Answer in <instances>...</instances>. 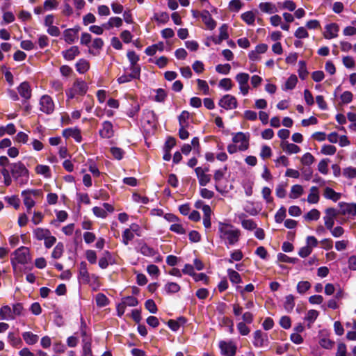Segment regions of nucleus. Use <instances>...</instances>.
Masks as SVG:
<instances>
[{"instance_id":"a211bd4d","label":"nucleus","mask_w":356,"mask_h":356,"mask_svg":"<svg viewBox=\"0 0 356 356\" xmlns=\"http://www.w3.org/2000/svg\"><path fill=\"white\" fill-rule=\"evenodd\" d=\"M80 54V51L77 46H72L67 50L62 51L63 58L67 60H72Z\"/></svg>"},{"instance_id":"ea45409f","label":"nucleus","mask_w":356,"mask_h":356,"mask_svg":"<svg viewBox=\"0 0 356 356\" xmlns=\"http://www.w3.org/2000/svg\"><path fill=\"white\" fill-rule=\"evenodd\" d=\"M190 117V113L186 111H183L178 117L179 126L188 127L189 123L188 122Z\"/></svg>"},{"instance_id":"e2e57ef3","label":"nucleus","mask_w":356,"mask_h":356,"mask_svg":"<svg viewBox=\"0 0 356 356\" xmlns=\"http://www.w3.org/2000/svg\"><path fill=\"white\" fill-rule=\"evenodd\" d=\"M337 151L335 146L332 145H324L321 152L324 155H334Z\"/></svg>"},{"instance_id":"338daca9","label":"nucleus","mask_w":356,"mask_h":356,"mask_svg":"<svg viewBox=\"0 0 356 356\" xmlns=\"http://www.w3.org/2000/svg\"><path fill=\"white\" fill-rule=\"evenodd\" d=\"M314 161V156L309 153V152H307L305 153L302 156V159H301V162L303 165H308L309 166L310 165H312Z\"/></svg>"},{"instance_id":"de8ad7c7","label":"nucleus","mask_w":356,"mask_h":356,"mask_svg":"<svg viewBox=\"0 0 356 356\" xmlns=\"http://www.w3.org/2000/svg\"><path fill=\"white\" fill-rule=\"evenodd\" d=\"M244 211L251 216H257L259 211L254 207L253 202L248 201L243 207Z\"/></svg>"},{"instance_id":"2eb2a0df","label":"nucleus","mask_w":356,"mask_h":356,"mask_svg":"<svg viewBox=\"0 0 356 356\" xmlns=\"http://www.w3.org/2000/svg\"><path fill=\"white\" fill-rule=\"evenodd\" d=\"M200 17L202 22L209 30H213L216 28V22L212 18L211 15L208 10H204L200 13Z\"/></svg>"},{"instance_id":"f3484780","label":"nucleus","mask_w":356,"mask_h":356,"mask_svg":"<svg viewBox=\"0 0 356 356\" xmlns=\"http://www.w3.org/2000/svg\"><path fill=\"white\" fill-rule=\"evenodd\" d=\"M339 26L335 23H331L325 26L324 37L326 39H332L337 36Z\"/></svg>"},{"instance_id":"1a4fd4ad","label":"nucleus","mask_w":356,"mask_h":356,"mask_svg":"<svg viewBox=\"0 0 356 356\" xmlns=\"http://www.w3.org/2000/svg\"><path fill=\"white\" fill-rule=\"evenodd\" d=\"M17 91L19 95L24 99L22 104H26L27 101L31 97V89L29 82L24 81L17 87Z\"/></svg>"},{"instance_id":"5fc2aeb1","label":"nucleus","mask_w":356,"mask_h":356,"mask_svg":"<svg viewBox=\"0 0 356 356\" xmlns=\"http://www.w3.org/2000/svg\"><path fill=\"white\" fill-rule=\"evenodd\" d=\"M216 70L218 73L222 74H228L231 70V65L229 63L219 64L216 66Z\"/></svg>"},{"instance_id":"58836bf2","label":"nucleus","mask_w":356,"mask_h":356,"mask_svg":"<svg viewBox=\"0 0 356 356\" xmlns=\"http://www.w3.org/2000/svg\"><path fill=\"white\" fill-rule=\"evenodd\" d=\"M320 212L316 209H312L305 215V219L308 221L317 220L320 218Z\"/></svg>"},{"instance_id":"13d9d810","label":"nucleus","mask_w":356,"mask_h":356,"mask_svg":"<svg viewBox=\"0 0 356 356\" xmlns=\"http://www.w3.org/2000/svg\"><path fill=\"white\" fill-rule=\"evenodd\" d=\"M145 309L151 314H156L158 311L157 306L152 299H148L145 302Z\"/></svg>"},{"instance_id":"052dcab7","label":"nucleus","mask_w":356,"mask_h":356,"mask_svg":"<svg viewBox=\"0 0 356 356\" xmlns=\"http://www.w3.org/2000/svg\"><path fill=\"white\" fill-rule=\"evenodd\" d=\"M228 168L227 165H225L222 168L216 170L213 175V179L216 182L220 181L225 176Z\"/></svg>"},{"instance_id":"09e8293b","label":"nucleus","mask_w":356,"mask_h":356,"mask_svg":"<svg viewBox=\"0 0 356 356\" xmlns=\"http://www.w3.org/2000/svg\"><path fill=\"white\" fill-rule=\"evenodd\" d=\"M330 162L329 159H323L318 165V170L323 174L327 175L328 172V163Z\"/></svg>"},{"instance_id":"49530a36","label":"nucleus","mask_w":356,"mask_h":356,"mask_svg":"<svg viewBox=\"0 0 356 356\" xmlns=\"http://www.w3.org/2000/svg\"><path fill=\"white\" fill-rule=\"evenodd\" d=\"M298 82V78L295 74L291 75L286 80L285 83V89L286 90H293Z\"/></svg>"},{"instance_id":"4c0bfd02","label":"nucleus","mask_w":356,"mask_h":356,"mask_svg":"<svg viewBox=\"0 0 356 356\" xmlns=\"http://www.w3.org/2000/svg\"><path fill=\"white\" fill-rule=\"evenodd\" d=\"M164 290L168 294L175 293L180 290V286L176 282H168L164 286Z\"/></svg>"},{"instance_id":"393cba45","label":"nucleus","mask_w":356,"mask_h":356,"mask_svg":"<svg viewBox=\"0 0 356 356\" xmlns=\"http://www.w3.org/2000/svg\"><path fill=\"white\" fill-rule=\"evenodd\" d=\"M81 356H92L91 350V339H82Z\"/></svg>"},{"instance_id":"6ab92c4d","label":"nucleus","mask_w":356,"mask_h":356,"mask_svg":"<svg viewBox=\"0 0 356 356\" xmlns=\"http://www.w3.org/2000/svg\"><path fill=\"white\" fill-rule=\"evenodd\" d=\"M79 279L85 283L90 282V275L88 272L87 264L81 261L79 264Z\"/></svg>"},{"instance_id":"69168bd1","label":"nucleus","mask_w":356,"mask_h":356,"mask_svg":"<svg viewBox=\"0 0 356 356\" xmlns=\"http://www.w3.org/2000/svg\"><path fill=\"white\" fill-rule=\"evenodd\" d=\"M218 86L225 90L229 91L232 87V80L229 78H224L220 81Z\"/></svg>"},{"instance_id":"f03ea898","label":"nucleus","mask_w":356,"mask_h":356,"mask_svg":"<svg viewBox=\"0 0 356 356\" xmlns=\"http://www.w3.org/2000/svg\"><path fill=\"white\" fill-rule=\"evenodd\" d=\"M10 174L14 179L21 186L26 184L29 179V170L20 161L9 164Z\"/></svg>"},{"instance_id":"a878e982","label":"nucleus","mask_w":356,"mask_h":356,"mask_svg":"<svg viewBox=\"0 0 356 356\" xmlns=\"http://www.w3.org/2000/svg\"><path fill=\"white\" fill-rule=\"evenodd\" d=\"M260 10L266 13L273 14L277 11L276 7L270 2H261L259 5Z\"/></svg>"},{"instance_id":"412c9836","label":"nucleus","mask_w":356,"mask_h":356,"mask_svg":"<svg viewBox=\"0 0 356 356\" xmlns=\"http://www.w3.org/2000/svg\"><path fill=\"white\" fill-rule=\"evenodd\" d=\"M14 314L12 312V308L8 305H4L0 309V320L10 321L14 320Z\"/></svg>"},{"instance_id":"6e6d98bb","label":"nucleus","mask_w":356,"mask_h":356,"mask_svg":"<svg viewBox=\"0 0 356 356\" xmlns=\"http://www.w3.org/2000/svg\"><path fill=\"white\" fill-rule=\"evenodd\" d=\"M129 69L131 71L129 74L133 76L134 79H140L141 72V67L140 65H130Z\"/></svg>"},{"instance_id":"cd10ccee","label":"nucleus","mask_w":356,"mask_h":356,"mask_svg":"<svg viewBox=\"0 0 356 356\" xmlns=\"http://www.w3.org/2000/svg\"><path fill=\"white\" fill-rule=\"evenodd\" d=\"M227 275L229 277L230 282L232 284L242 283L241 277L237 271H236L232 268H228L227 269Z\"/></svg>"},{"instance_id":"e433bc0d","label":"nucleus","mask_w":356,"mask_h":356,"mask_svg":"<svg viewBox=\"0 0 356 356\" xmlns=\"http://www.w3.org/2000/svg\"><path fill=\"white\" fill-rule=\"evenodd\" d=\"M63 252H64V245L63 243L59 242L56 244V245L54 248L52 253H51V257L54 259H58L61 257Z\"/></svg>"},{"instance_id":"c85d7f7f","label":"nucleus","mask_w":356,"mask_h":356,"mask_svg":"<svg viewBox=\"0 0 356 356\" xmlns=\"http://www.w3.org/2000/svg\"><path fill=\"white\" fill-rule=\"evenodd\" d=\"M23 339L29 345H33L38 341V336L31 332H25L22 334Z\"/></svg>"},{"instance_id":"bb28decb","label":"nucleus","mask_w":356,"mask_h":356,"mask_svg":"<svg viewBox=\"0 0 356 356\" xmlns=\"http://www.w3.org/2000/svg\"><path fill=\"white\" fill-rule=\"evenodd\" d=\"M112 259V255L111 254L110 252L108 251H105L104 252V256L102 257H101L99 260V266L102 268V269H106L108 265H109V261Z\"/></svg>"},{"instance_id":"423d86ee","label":"nucleus","mask_w":356,"mask_h":356,"mask_svg":"<svg viewBox=\"0 0 356 356\" xmlns=\"http://www.w3.org/2000/svg\"><path fill=\"white\" fill-rule=\"evenodd\" d=\"M40 110L43 113L49 115L54 111V103L49 95H43L40 100Z\"/></svg>"},{"instance_id":"4be33fe9","label":"nucleus","mask_w":356,"mask_h":356,"mask_svg":"<svg viewBox=\"0 0 356 356\" xmlns=\"http://www.w3.org/2000/svg\"><path fill=\"white\" fill-rule=\"evenodd\" d=\"M282 149L289 154H297L300 151V148L296 144L289 143L288 141H284L281 143Z\"/></svg>"},{"instance_id":"f8f14e48","label":"nucleus","mask_w":356,"mask_h":356,"mask_svg":"<svg viewBox=\"0 0 356 356\" xmlns=\"http://www.w3.org/2000/svg\"><path fill=\"white\" fill-rule=\"evenodd\" d=\"M232 141L234 143H241V145L238 147V149L241 151L245 150L248 147V138L246 134L243 132L235 134L232 138Z\"/></svg>"},{"instance_id":"a19ab883","label":"nucleus","mask_w":356,"mask_h":356,"mask_svg":"<svg viewBox=\"0 0 356 356\" xmlns=\"http://www.w3.org/2000/svg\"><path fill=\"white\" fill-rule=\"evenodd\" d=\"M243 258V254L240 250H236L231 252L230 258L227 259V261L232 264L235 261H240Z\"/></svg>"},{"instance_id":"9d476101","label":"nucleus","mask_w":356,"mask_h":356,"mask_svg":"<svg viewBox=\"0 0 356 356\" xmlns=\"http://www.w3.org/2000/svg\"><path fill=\"white\" fill-rule=\"evenodd\" d=\"M137 243L138 245L135 249L138 252L146 257H153L156 254V251L143 240H138Z\"/></svg>"},{"instance_id":"8fccbe9b","label":"nucleus","mask_w":356,"mask_h":356,"mask_svg":"<svg viewBox=\"0 0 356 356\" xmlns=\"http://www.w3.org/2000/svg\"><path fill=\"white\" fill-rule=\"evenodd\" d=\"M156 92V95L154 98V101L156 102H163L166 98L167 94L164 89L158 88L154 90Z\"/></svg>"},{"instance_id":"473e14b6","label":"nucleus","mask_w":356,"mask_h":356,"mask_svg":"<svg viewBox=\"0 0 356 356\" xmlns=\"http://www.w3.org/2000/svg\"><path fill=\"white\" fill-rule=\"evenodd\" d=\"M63 36L65 41L68 44L74 43L77 40L78 36L76 35L72 29H66L63 32Z\"/></svg>"},{"instance_id":"dca6fc26","label":"nucleus","mask_w":356,"mask_h":356,"mask_svg":"<svg viewBox=\"0 0 356 356\" xmlns=\"http://www.w3.org/2000/svg\"><path fill=\"white\" fill-rule=\"evenodd\" d=\"M72 88L76 94L80 95H85L88 90V86L86 82L81 79H76L74 82Z\"/></svg>"},{"instance_id":"b1692460","label":"nucleus","mask_w":356,"mask_h":356,"mask_svg":"<svg viewBox=\"0 0 356 356\" xmlns=\"http://www.w3.org/2000/svg\"><path fill=\"white\" fill-rule=\"evenodd\" d=\"M75 67L79 74H84L89 70L90 64L87 60L81 58L76 62Z\"/></svg>"},{"instance_id":"39448f33","label":"nucleus","mask_w":356,"mask_h":356,"mask_svg":"<svg viewBox=\"0 0 356 356\" xmlns=\"http://www.w3.org/2000/svg\"><path fill=\"white\" fill-rule=\"evenodd\" d=\"M219 106L226 110L236 108L238 103L236 97L231 95H225L219 100Z\"/></svg>"},{"instance_id":"2f4dec72","label":"nucleus","mask_w":356,"mask_h":356,"mask_svg":"<svg viewBox=\"0 0 356 356\" xmlns=\"http://www.w3.org/2000/svg\"><path fill=\"white\" fill-rule=\"evenodd\" d=\"M16 132L15 126L13 123H9L6 126L0 127V137L3 136L6 134L13 135Z\"/></svg>"},{"instance_id":"6e6552de","label":"nucleus","mask_w":356,"mask_h":356,"mask_svg":"<svg viewBox=\"0 0 356 356\" xmlns=\"http://www.w3.org/2000/svg\"><path fill=\"white\" fill-rule=\"evenodd\" d=\"M221 353L225 356H234L236 353V346L233 341H221L219 343Z\"/></svg>"},{"instance_id":"864d4df0","label":"nucleus","mask_w":356,"mask_h":356,"mask_svg":"<svg viewBox=\"0 0 356 356\" xmlns=\"http://www.w3.org/2000/svg\"><path fill=\"white\" fill-rule=\"evenodd\" d=\"M286 209L284 207H281L275 215V221L277 223H281L283 222L286 217Z\"/></svg>"},{"instance_id":"680f3d73","label":"nucleus","mask_w":356,"mask_h":356,"mask_svg":"<svg viewBox=\"0 0 356 356\" xmlns=\"http://www.w3.org/2000/svg\"><path fill=\"white\" fill-rule=\"evenodd\" d=\"M242 227L247 230H254L257 228V224L252 219L243 220L241 221Z\"/></svg>"},{"instance_id":"c9c22d12","label":"nucleus","mask_w":356,"mask_h":356,"mask_svg":"<svg viewBox=\"0 0 356 356\" xmlns=\"http://www.w3.org/2000/svg\"><path fill=\"white\" fill-rule=\"evenodd\" d=\"M96 304L99 307H104L108 305V298L102 293H99L95 297Z\"/></svg>"},{"instance_id":"0e129e2a","label":"nucleus","mask_w":356,"mask_h":356,"mask_svg":"<svg viewBox=\"0 0 356 356\" xmlns=\"http://www.w3.org/2000/svg\"><path fill=\"white\" fill-rule=\"evenodd\" d=\"M127 58L130 63V65H137L139 60V56L134 51H129L127 54Z\"/></svg>"},{"instance_id":"774afa93","label":"nucleus","mask_w":356,"mask_h":356,"mask_svg":"<svg viewBox=\"0 0 356 356\" xmlns=\"http://www.w3.org/2000/svg\"><path fill=\"white\" fill-rule=\"evenodd\" d=\"M343 174L344 177L348 179L356 178V168L354 167H348L343 169Z\"/></svg>"},{"instance_id":"3c124183","label":"nucleus","mask_w":356,"mask_h":356,"mask_svg":"<svg viewBox=\"0 0 356 356\" xmlns=\"http://www.w3.org/2000/svg\"><path fill=\"white\" fill-rule=\"evenodd\" d=\"M5 200L15 209L19 207L20 200L16 195L6 196L4 197Z\"/></svg>"},{"instance_id":"5701e85b","label":"nucleus","mask_w":356,"mask_h":356,"mask_svg":"<svg viewBox=\"0 0 356 356\" xmlns=\"http://www.w3.org/2000/svg\"><path fill=\"white\" fill-rule=\"evenodd\" d=\"M323 196L325 198L331 200L333 202H337L341 197L340 193H337L330 187H326L324 191Z\"/></svg>"},{"instance_id":"72a5a7b5","label":"nucleus","mask_w":356,"mask_h":356,"mask_svg":"<svg viewBox=\"0 0 356 356\" xmlns=\"http://www.w3.org/2000/svg\"><path fill=\"white\" fill-rule=\"evenodd\" d=\"M303 187L301 185H293L291 187L289 197L291 199L298 198L303 193Z\"/></svg>"},{"instance_id":"c756f323","label":"nucleus","mask_w":356,"mask_h":356,"mask_svg":"<svg viewBox=\"0 0 356 356\" xmlns=\"http://www.w3.org/2000/svg\"><path fill=\"white\" fill-rule=\"evenodd\" d=\"M295 307V298L293 295L290 294L286 296L285 301L284 302V307L285 310L290 313L292 312Z\"/></svg>"},{"instance_id":"37998d69","label":"nucleus","mask_w":356,"mask_h":356,"mask_svg":"<svg viewBox=\"0 0 356 356\" xmlns=\"http://www.w3.org/2000/svg\"><path fill=\"white\" fill-rule=\"evenodd\" d=\"M319 312L315 309H310L307 312L305 320L309 323V325L313 323L317 317L318 316Z\"/></svg>"},{"instance_id":"a18cd8bd","label":"nucleus","mask_w":356,"mask_h":356,"mask_svg":"<svg viewBox=\"0 0 356 356\" xmlns=\"http://www.w3.org/2000/svg\"><path fill=\"white\" fill-rule=\"evenodd\" d=\"M154 19L158 23L165 24L169 20V15L166 12H162L161 13H155Z\"/></svg>"},{"instance_id":"20e7f679","label":"nucleus","mask_w":356,"mask_h":356,"mask_svg":"<svg viewBox=\"0 0 356 356\" xmlns=\"http://www.w3.org/2000/svg\"><path fill=\"white\" fill-rule=\"evenodd\" d=\"M38 191L33 189H27L22 192V197L25 207L27 209V212L31 213V209L35 206V202L33 199V196L37 195Z\"/></svg>"},{"instance_id":"f704fd0d","label":"nucleus","mask_w":356,"mask_h":356,"mask_svg":"<svg viewBox=\"0 0 356 356\" xmlns=\"http://www.w3.org/2000/svg\"><path fill=\"white\" fill-rule=\"evenodd\" d=\"M121 302L125 307H135L138 305V300L132 296H126L122 298Z\"/></svg>"},{"instance_id":"0eeeda50","label":"nucleus","mask_w":356,"mask_h":356,"mask_svg":"<svg viewBox=\"0 0 356 356\" xmlns=\"http://www.w3.org/2000/svg\"><path fill=\"white\" fill-rule=\"evenodd\" d=\"M252 343L256 348H261L268 346V334L258 330L254 332Z\"/></svg>"},{"instance_id":"9b49d317","label":"nucleus","mask_w":356,"mask_h":356,"mask_svg":"<svg viewBox=\"0 0 356 356\" xmlns=\"http://www.w3.org/2000/svg\"><path fill=\"white\" fill-rule=\"evenodd\" d=\"M341 213L343 215L356 216V203L340 202L338 204Z\"/></svg>"},{"instance_id":"f257e3e1","label":"nucleus","mask_w":356,"mask_h":356,"mask_svg":"<svg viewBox=\"0 0 356 356\" xmlns=\"http://www.w3.org/2000/svg\"><path fill=\"white\" fill-rule=\"evenodd\" d=\"M218 233L221 239L225 240V244L233 245L239 240L240 231L230 223L218 222Z\"/></svg>"},{"instance_id":"7c9ffc66","label":"nucleus","mask_w":356,"mask_h":356,"mask_svg":"<svg viewBox=\"0 0 356 356\" xmlns=\"http://www.w3.org/2000/svg\"><path fill=\"white\" fill-rule=\"evenodd\" d=\"M298 76L301 80H305L309 74V72L307 69V65L305 61L304 60H299L298 62Z\"/></svg>"},{"instance_id":"ddd939ff","label":"nucleus","mask_w":356,"mask_h":356,"mask_svg":"<svg viewBox=\"0 0 356 356\" xmlns=\"http://www.w3.org/2000/svg\"><path fill=\"white\" fill-rule=\"evenodd\" d=\"M113 124L110 121H104L102 123V129L99 130V135L103 138H111L113 136Z\"/></svg>"},{"instance_id":"aec40b11","label":"nucleus","mask_w":356,"mask_h":356,"mask_svg":"<svg viewBox=\"0 0 356 356\" xmlns=\"http://www.w3.org/2000/svg\"><path fill=\"white\" fill-rule=\"evenodd\" d=\"M49 234L51 232L48 229L37 227L33 230V236L38 241L44 240Z\"/></svg>"},{"instance_id":"bf43d9fd","label":"nucleus","mask_w":356,"mask_h":356,"mask_svg":"<svg viewBox=\"0 0 356 356\" xmlns=\"http://www.w3.org/2000/svg\"><path fill=\"white\" fill-rule=\"evenodd\" d=\"M250 76L247 73L241 72L236 74V80L238 83L239 86H243L248 84Z\"/></svg>"},{"instance_id":"c03bdc74","label":"nucleus","mask_w":356,"mask_h":356,"mask_svg":"<svg viewBox=\"0 0 356 356\" xmlns=\"http://www.w3.org/2000/svg\"><path fill=\"white\" fill-rule=\"evenodd\" d=\"M241 18L248 25H252L255 21V15L252 11H247L243 13Z\"/></svg>"},{"instance_id":"4d7b16f0","label":"nucleus","mask_w":356,"mask_h":356,"mask_svg":"<svg viewBox=\"0 0 356 356\" xmlns=\"http://www.w3.org/2000/svg\"><path fill=\"white\" fill-rule=\"evenodd\" d=\"M277 260L281 262L288 263V264H296L298 261L297 258L289 257L286 254L284 253H278L277 254Z\"/></svg>"},{"instance_id":"4468645a","label":"nucleus","mask_w":356,"mask_h":356,"mask_svg":"<svg viewBox=\"0 0 356 356\" xmlns=\"http://www.w3.org/2000/svg\"><path fill=\"white\" fill-rule=\"evenodd\" d=\"M63 136L65 138H73L76 142L80 143L82 140L81 131L77 128H67L63 130Z\"/></svg>"},{"instance_id":"7ed1b4c3","label":"nucleus","mask_w":356,"mask_h":356,"mask_svg":"<svg viewBox=\"0 0 356 356\" xmlns=\"http://www.w3.org/2000/svg\"><path fill=\"white\" fill-rule=\"evenodd\" d=\"M14 257L11 258V265L14 270H16L17 264L25 265L31 261L29 249L21 246L13 252Z\"/></svg>"},{"instance_id":"603ef678","label":"nucleus","mask_w":356,"mask_h":356,"mask_svg":"<svg viewBox=\"0 0 356 356\" xmlns=\"http://www.w3.org/2000/svg\"><path fill=\"white\" fill-rule=\"evenodd\" d=\"M310 287L311 284L309 282L300 281L297 284V291L300 294H303L308 291Z\"/></svg>"},{"instance_id":"79ce46f5","label":"nucleus","mask_w":356,"mask_h":356,"mask_svg":"<svg viewBox=\"0 0 356 356\" xmlns=\"http://www.w3.org/2000/svg\"><path fill=\"white\" fill-rule=\"evenodd\" d=\"M134 238V234L130 231V229H125L122 234V242L125 245H128L131 241Z\"/></svg>"}]
</instances>
